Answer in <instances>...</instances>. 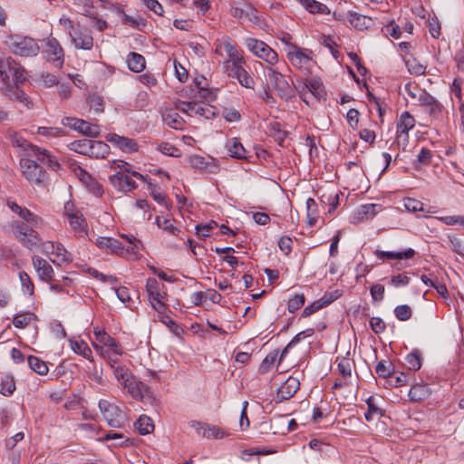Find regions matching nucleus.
<instances>
[{"label": "nucleus", "instance_id": "f257e3e1", "mask_svg": "<svg viewBox=\"0 0 464 464\" xmlns=\"http://www.w3.org/2000/svg\"><path fill=\"white\" fill-rule=\"evenodd\" d=\"M0 79L6 96L29 107V97L20 88V84L26 81V72L22 65L12 57H0Z\"/></svg>", "mask_w": 464, "mask_h": 464}, {"label": "nucleus", "instance_id": "f03ea898", "mask_svg": "<svg viewBox=\"0 0 464 464\" xmlns=\"http://www.w3.org/2000/svg\"><path fill=\"white\" fill-rule=\"evenodd\" d=\"M34 157L22 158L20 160L21 171L24 179L31 184L44 186L47 181L45 170L38 163Z\"/></svg>", "mask_w": 464, "mask_h": 464}, {"label": "nucleus", "instance_id": "7ed1b4c3", "mask_svg": "<svg viewBox=\"0 0 464 464\" xmlns=\"http://www.w3.org/2000/svg\"><path fill=\"white\" fill-rule=\"evenodd\" d=\"M9 49L16 55L35 56L39 53L37 43L30 37L23 35H11L6 40Z\"/></svg>", "mask_w": 464, "mask_h": 464}, {"label": "nucleus", "instance_id": "20e7f679", "mask_svg": "<svg viewBox=\"0 0 464 464\" xmlns=\"http://www.w3.org/2000/svg\"><path fill=\"white\" fill-rule=\"evenodd\" d=\"M266 72L271 84L281 99L289 101L295 97V90L280 72L271 67H269Z\"/></svg>", "mask_w": 464, "mask_h": 464}, {"label": "nucleus", "instance_id": "39448f33", "mask_svg": "<svg viewBox=\"0 0 464 464\" xmlns=\"http://www.w3.org/2000/svg\"><path fill=\"white\" fill-rule=\"evenodd\" d=\"M287 58L291 64L301 72L304 74L310 73L314 63L313 59L296 44H290V49L287 50Z\"/></svg>", "mask_w": 464, "mask_h": 464}, {"label": "nucleus", "instance_id": "423d86ee", "mask_svg": "<svg viewBox=\"0 0 464 464\" xmlns=\"http://www.w3.org/2000/svg\"><path fill=\"white\" fill-rule=\"evenodd\" d=\"M246 46L255 55L270 64H275L278 60L277 53L263 41L255 38H246Z\"/></svg>", "mask_w": 464, "mask_h": 464}, {"label": "nucleus", "instance_id": "0eeeda50", "mask_svg": "<svg viewBox=\"0 0 464 464\" xmlns=\"http://www.w3.org/2000/svg\"><path fill=\"white\" fill-rule=\"evenodd\" d=\"M64 126L69 127L78 132L92 138H96L100 135L101 130L99 125L90 123L84 120L73 117H66L62 121Z\"/></svg>", "mask_w": 464, "mask_h": 464}, {"label": "nucleus", "instance_id": "6e6552de", "mask_svg": "<svg viewBox=\"0 0 464 464\" xmlns=\"http://www.w3.org/2000/svg\"><path fill=\"white\" fill-rule=\"evenodd\" d=\"M25 154L29 157H34V159L42 163L46 164L51 169L58 171L61 168V164L58 160L52 155L47 150L40 148L36 145L28 144L24 149Z\"/></svg>", "mask_w": 464, "mask_h": 464}, {"label": "nucleus", "instance_id": "1a4fd4ad", "mask_svg": "<svg viewBox=\"0 0 464 464\" xmlns=\"http://www.w3.org/2000/svg\"><path fill=\"white\" fill-rule=\"evenodd\" d=\"M99 409L111 427L120 428L122 425V412L117 405L111 403L109 401L101 400Z\"/></svg>", "mask_w": 464, "mask_h": 464}, {"label": "nucleus", "instance_id": "9d476101", "mask_svg": "<svg viewBox=\"0 0 464 464\" xmlns=\"http://www.w3.org/2000/svg\"><path fill=\"white\" fill-rule=\"evenodd\" d=\"M224 69L229 77L237 79L243 87H254V79L243 67V63H224Z\"/></svg>", "mask_w": 464, "mask_h": 464}, {"label": "nucleus", "instance_id": "9b49d317", "mask_svg": "<svg viewBox=\"0 0 464 464\" xmlns=\"http://www.w3.org/2000/svg\"><path fill=\"white\" fill-rule=\"evenodd\" d=\"M419 92L418 102L426 108V111L433 119H440L441 116L443 106L431 94L425 90L416 88Z\"/></svg>", "mask_w": 464, "mask_h": 464}, {"label": "nucleus", "instance_id": "f8f14e48", "mask_svg": "<svg viewBox=\"0 0 464 464\" xmlns=\"http://www.w3.org/2000/svg\"><path fill=\"white\" fill-rule=\"evenodd\" d=\"M310 92L317 100L325 99L326 92L322 81L318 78L307 80L301 90H299L300 97L306 104L309 103L307 94Z\"/></svg>", "mask_w": 464, "mask_h": 464}, {"label": "nucleus", "instance_id": "ddd939ff", "mask_svg": "<svg viewBox=\"0 0 464 464\" xmlns=\"http://www.w3.org/2000/svg\"><path fill=\"white\" fill-rule=\"evenodd\" d=\"M145 286L149 300L151 303L152 307L155 310L160 311L164 306L162 300L166 296V294L160 291V283L156 278L149 277L146 281Z\"/></svg>", "mask_w": 464, "mask_h": 464}, {"label": "nucleus", "instance_id": "4468645a", "mask_svg": "<svg viewBox=\"0 0 464 464\" xmlns=\"http://www.w3.org/2000/svg\"><path fill=\"white\" fill-rule=\"evenodd\" d=\"M415 126V119L414 117L409 112L404 111L398 122H397V142L398 144H401L402 141L403 144H406L409 140V131L413 129Z\"/></svg>", "mask_w": 464, "mask_h": 464}, {"label": "nucleus", "instance_id": "2eb2a0df", "mask_svg": "<svg viewBox=\"0 0 464 464\" xmlns=\"http://www.w3.org/2000/svg\"><path fill=\"white\" fill-rule=\"evenodd\" d=\"M72 43L77 49L91 50L93 46V38L86 29L77 25L74 31H70Z\"/></svg>", "mask_w": 464, "mask_h": 464}, {"label": "nucleus", "instance_id": "dca6fc26", "mask_svg": "<svg viewBox=\"0 0 464 464\" xmlns=\"http://www.w3.org/2000/svg\"><path fill=\"white\" fill-rule=\"evenodd\" d=\"M19 240L28 248L36 246L40 242L38 233L27 224L20 222L15 226Z\"/></svg>", "mask_w": 464, "mask_h": 464}, {"label": "nucleus", "instance_id": "f3484780", "mask_svg": "<svg viewBox=\"0 0 464 464\" xmlns=\"http://www.w3.org/2000/svg\"><path fill=\"white\" fill-rule=\"evenodd\" d=\"M300 382L296 378L289 377L284 383L277 389V393L275 398L276 403L282 402L291 399L299 390Z\"/></svg>", "mask_w": 464, "mask_h": 464}, {"label": "nucleus", "instance_id": "a211bd4d", "mask_svg": "<svg viewBox=\"0 0 464 464\" xmlns=\"http://www.w3.org/2000/svg\"><path fill=\"white\" fill-rule=\"evenodd\" d=\"M130 176L124 172H117L110 176V181L119 191L127 193L136 188V183Z\"/></svg>", "mask_w": 464, "mask_h": 464}, {"label": "nucleus", "instance_id": "6ab92c4d", "mask_svg": "<svg viewBox=\"0 0 464 464\" xmlns=\"http://www.w3.org/2000/svg\"><path fill=\"white\" fill-rule=\"evenodd\" d=\"M96 245L101 249H105L110 253L125 257V246L115 238L99 237L96 240Z\"/></svg>", "mask_w": 464, "mask_h": 464}, {"label": "nucleus", "instance_id": "aec40b11", "mask_svg": "<svg viewBox=\"0 0 464 464\" xmlns=\"http://www.w3.org/2000/svg\"><path fill=\"white\" fill-rule=\"evenodd\" d=\"M33 266L39 276L44 282H51L53 278V269L51 265L44 258L34 256L32 257Z\"/></svg>", "mask_w": 464, "mask_h": 464}, {"label": "nucleus", "instance_id": "412c9836", "mask_svg": "<svg viewBox=\"0 0 464 464\" xmlns=\"http://www.w3.org/2000/svg\"><path fill=\"white\" fill-rule=\"evenodd\" d=\"M93 334L96 341L100 344H96L97 347L108 348L109 350H114V352L119 353L121 344L117 340L112 338L110 334H108L104 330L94 328Z\"/></svg>", "mask_w": 464, "mask_h": 464}, {"label": "nucleus", "instance_id": "4be33fe9", "mask_svg": "<svg viewBox=\"0 0 464 464\" xmlns=\"http://www.w3.org/2000/svg\"><path fill=\"white\" fill-rule=\"evenodd\" d=\"M65 212L69 219V225L71 228L80 235L86 233L87 223L82 214L79 211L69 212L68 204L65 205Z\"/></svg>", "mask_w": 464, "mask_h": 464}, {"label": "nucleus", "instance_id": "5701e85b", "mask_svg": "<svg viewBox=\"0 0 464 464\" xmlns=\"http://www.w3.org/2000/svg\"><path fill=\"white\" fill-rule=\"evenodd\" d=\"M347 20L349 24L358 31H364L373 26V20L366 15H362L356 12H348Z\"/></svg>", "mask_w": 464, "mask_h": 464}, {"label": "nucleus", "instance_id": "b1692460", "mask_svg": "<svg viewBox=\"0 0 464 464\" xmlns=\"http://www.w3.org/2000/svg\"><path fill=\"white\" fill-rule=\"evenodd\" d=\"M107 140L113 143L124 152H133L138 150V145L134 140L120 136L116 133L109 134Z\"/></svg>", "mask_w": 464, "mask_h": 464}, {"label": "nucleus", "instance_id": "393cba45", "mask_svg": "<svg viewBox=\"0 0 464 464\" xmlns=\"http://www.w3.org/2000/svg\"><path fill=\"white\" fill-rule=\"evenodd\" d=\"M227 148L229 155L235 159L248 160L250 158V152L244 148L238 138L228 140Z\"/></svg>", "mask_w": 464, "mask_h": 464}, {"label": "nucleus", "instance_id": "a878e982", "mask_svg": "<svg viewBox=\"0 0 464 464\" xmlns=\"http://www.w3.org/2000/svg\"><path fill=\"white\" fill-rule=\"evenodd\" d=\"M374 255L377 258L384 260V259H411L415 256V250L412 248H408L403 251L394 252V251H382V250H375Z\"/></svg>", "mask_w": 464, "mask_h": 464}, {"label": "nucleus", "instance_id": "bb28decb", "mask_svg": "<svg viewBox=\"0 0 464 464\" xmlns=\"http://www.w3.org/2000/svg\"><path fill=\"white\" fill-rule=\"evenodd\" d=\"M121 386L125 389L134 399H141L143 397V389L146 387L145 384L139 381L133 374L128 378V381L121 384Z\"/></svg>", "mask_w": 464, "mask_h": 464}, {"label": "nucleus", "instance_id": "cd10ccee", "mask_svg": "<svg viewBox=\"0 0 464 464\" xmlns=\"http://www.w3.org/2000/svg\"><path fill=\"white\" fill-rule=\"evenodd\" d=\"M382 210V206L379 204H365L362 205L356 210L353 218L357 221L363 219H372Z\"/></svg>", "mask_w": 464, "mask_h": 464}, {"label": "nucleus", "instance_id": "c85d7f7f", "mask_svg": "<svg viewBox=\"0 0 464 464\" xmlns=\"http://www.w3.org/2000/svg\"><path fill=\"white\" fill-rule=\"evenodd\" d=\"M121 237L124 238L128 246H125V257L128 256H133L137 257V255L144 248L142 242L136 237L130 234H121Z\"/></svg>", "mask_w": 464, "mask_h": 464}, {"label": "nucleus", "instance_id": "c756f323", "mask_svg": "<svg viewBox=\"0 0 464 464\" xmlns=\"http://www.w3.org/2000/svg\"><path fill=\"white\" fill-rule=\"evenodd\" d=\"M222 46L226 51L229 60L225 63H244V58L240 55L238 48L236 44H234L229 37H225L222 42Z\"/></svg>", "mask_w": 464, "mask_h": 464}, {"label": "nucleus", "instance_id": "7c9ffc66", "mask_svg": "<svg viewBox=\"0 0 464 464\" xmlns=\"http://www.w3.org/2000/svg\"><path fill=\"white\" fill-rule=\"evenodd\" d=\"M45 53L48 60L53 62L59 61L61 63H63V50L55 38L48 40Z\"/></svg>", "mask_w": 464, "mask_h": 464}, {"label": "nucleus", "instance_id": "2f4dec72", "mask_svg": "<svg viewBox=\"0 0 464 464\" xmlns=\"http://www.w3.org/2000/svg\"><path fill=\"white\" fill-rule=\"evenodd\" d=\"M93 347L107 362L111 368L120 363L119 357L123 354L122 347H120L119 353L114 352V350L111 351L108 348L97 347L96 343H93Z\"/></svg>", "mask_w": 464, "mask_h": 464}, {"label": "nucleus", "instance_id": "473e14b6", "mask_svg": "<svg viewBox=\"0 0 464 464\" xmlns=\"http://www.w3.org/2000/svg\"><path fill=\"white\" fill-rule=\"evenodd\" d=\"M7 205L13 212L16 213L23 219L28 222H32L34 225H37L39 222H41V218L39 217L32 213L29 209L20 207L15 202L8 201Z\"/></svg>", "mask_w": 464, "mask_h": 464}, {"label": "nucleus", "instance_id": "72a5a7b5", "mask_svg": "<svg viewBox=\"0 0 464 464\" xmlns=\"http://www.w3.org/2000/svg\"><path fill=\"white\" fill-rule=\"evenodd\" d=\"M109 153L110 147L107 143L101 140H92L88 157L95 159H104Z\"/></svg>", "mask_w": 464, "mask_h": 464}, {"label": "nucleus", "instance_id": "f704fd0d", "mask_svg": "<svg viewBox=\"0 0 464 464\" xmlns=\"http://www.w3.org/2000/svg\"><path fill=\"white\" fill-rule=\"evenodd\" d=\"M79 170L82 173V178H81V180L85 183L89 191H91L96 197H101L103 193L102 186L94 180L92 176L83 169L79 168Z\"/></svg>", "mask_w": 464, "mask_h": 464}, {"label": "nucleus", "instance_id": "c9c22d12", "mask_svg": "<svg viewBox=\"0 0 464 464\" xmlns=\"http://www.w3.org/2000/svg\"><path fill=\"white\" fill-rule=\"evenodd\" d=\"M128 68L134 72H140L145 68V58L135 52H131L127 56Z\"/></svg>", "mask_w": 464, "mask_h": 464}, {"label": "nucleus", "instance_id": "e433bc0d", "mask_svg": "<svg viewBox=\"0 0 464 464\" xmlns=\"http://www.w3.org/2000/svg\"><path fill=\"white\" fill-rule=\"evenodd\" d=\"M301 5L311 14H329L330 9L316 0H300Z\"/></svg>", "mask_w": 464, "mask_h": 464}, {"label": "nucleus", "instance_id": "4c0bfd02", "mask_svg": "<svg viewBox=\"0 0 464 464\" xmlns=\"http://www.w3.org/2000/svg\"><path fill=\"white\" fill-rule=\"evenodd\" d=\"M409 399L411 401H420L430 395L428 385L416 383L409 391Z\"/></svg>", "mask_w": 464, "mask_h": 464}, {"label": "nucleus", "instance_id": "58836bf2", "mask_svg": "<svg viewBox=\"0 0 464 464\" xmlns=\"http://www.w3.org/2000/svg\"><path fill=\"white\" fill-rule=\"evenodd\" d=\"M134 425L140 435L150 434L154 430L153 421L147 415H141Z\"/></svg>", "mask_w": 464, "mask_h": 464}, {"label": "nucleus", "instance_id": "ea45409f", "mask_svg": "<svg viewBox=\"0 0 464 464\" xmlns=\"http://www.w3.org/2000/svg\"><path fill=\"white\" fill-rule=\"evenodd\" d=\"M71 345L75 353L82 355L92 362L94 361L92 352L84 341H75L72 342Z\"/></svg>", "mask_w": 464, "mask_h": 464}, {"label": "nucleus", "instance_id": "a19ab883", "mask_svg": "<svg viewBox=\"0 0 464 464\" xmlns=\"http://www.w3.org/2000/svg\"><path fill=\"white\" fill-rule=\"evenodd\" d=\"M27 361L30 368L36 373L40 375L48 373L49 368L44 361L34 355H29Z\"/></svg>", "mask_w": 464, "mask_h": 464}, {"label": "nucleus", "instance_id": "79ce46f5", "mask_svg": "<svg viewBox=\"0 0 464 464\" xmlns=\"http://www.w3.org/2000/svg\"><path fill=\"white\" fill-rule=\"evenodd\" d=\"M0 386V393L2 395L6 397L11 396L15 391V382L14 377L10 374H5L2 376Z\"/></svg>", "mask_w": 464, "mask_h": 464}, {"label": "nucleus", "instance_id": "37998d69", "mask_svg": "<svg viewBox=\"0 0 464 464\" xmlns=\"http://www.w3.org/2000/svg\"><path fill=\"white\" fill-rule=\"evenodd\" d=\"M432 152L427 148H422L417 155V160L413 162L415 169H420L422 166H428L432 160Z\"/></svg>", "mask_w": 464, "mask_h": 464}, {"label": "nucleus", "instance_id": "c03bdc74", "mask_svg": "<svg viewBox=\"0 0 464 464\" xmlns=\"http://www.w3.org/2000/svg\"><path fill=\"white\" fill-rule=\"evenodd\" d=\"M405 362L409 370L416 372L421 367V353L419 350L415 349L411 351L405 357Z\"/></svg>", "mask_w": 464, "mask_h": 464}, {"label": "nucleus", "instance_id": "a18cd8bd", "mask_svg": "<svg viewBox=\"0 0 464 464\" xmlns=\"http://www.w3.org/2000/svg\"><path fill=\"white\" fill-rule=\"evenodd\" d=\"M92 140H73L72 142L68 144V148L75 151L79 154H82L85 156L89 155L90 147H91Z\"/></svg>", "mask_w": 464, "mask_h": 464}, {"label": "nucleus", "instance_id": "49530a36", "mask_svg": "<svg viewBox=\"0 0 464 464\" xmlns=\"http://www.w3.org/2000/svg\"><path fill=\"white\" fill-rule=\"evenodd\" d=\"M34 320L36 315L34 313L18 314L14 317L13 324L15 328H25Z\"/></svg>", "mask_w": 464, "mask_h": 464}, {"label": "nucleus", "instance_id": "de8ad7c7", "mask_svg": "<svg viewBox=\"0 0 464 464\" xmlns=\"http://www.w3.org/2000/svg\"><path fill=\"white\" fill-rule=\"evenodd\" d=\"M394 366L389 361H380L375 366V372L379 378L388 379L393 373Z\"/></svg>", "mask_w": 464, "mask_h": 464}, {"label": "nucleus", "instance_id": "09e8293b", "mask_svg": "<svg viewBox=\"0 0 464 464\" xmlns=\"http://www.w3.org/2000/svg\"><path fill=\"white\" fill-rule=\"evenodd\" d=\"M337 370L338 372L344 378H350L352 376V366L353 362L348 357L337 358Z\"/></svg>", "mask_w": 464, "mask_h": 464}, {"label": "nucleus", "instance_id": "8fccbe9b", "mask_svg": "<svg viewBox=\"0 0 464 464\" xmlns=\"http://www.w3.org/2000/svg\"><path fill=\"white\" fill-rule=\"evenodd\" d=\"M53 255H54L56 257V259L53 260V262H57L59 265L62 263H70L72 260L71 254L61 243H56L54 253Z\"/></svg>", "mask_w": 464, "mask_h": 464}, {"label": "nucleus", "instance_id": "3c124183", "mask_svg": "<svg viewBox=\"0 0 464 464\" xmlns=\"http://www.w3.org/2000/svg\"><path fill=\"white\" fill-rule=\"evenodd\" d=\"M111 370L113 371L114 377L120 384H122L124 382L128 381V378H130L132 374L130 370L127 366L121 364V362L112 367Z\"/></svg>", "mask_w": 464, "mask_h": 464}, {"label": "nucleus", "instance_id": "603ef678", "mask_svg": "<svg viewBox=\"0 0 464 464\" xmlns=\"http://www.w3.org/2000/svg\"><path fill=\"white\" fill-rule=\"evenodd\" d=\"M164 122L170 128L182 129L184 121L177 112H169L163 115Z\"/></svg>", "mask_w": 464, "mask_h": 464}, {"label": "nucleus", "instance_id": "864d4df0", "mask_svg": "<svg viewBox=\"0 0 464 464\" xmlns=\"http://www.w3.org/2000/svg\"><path fill=\"white\" fill-rule=\"evenodd\" d=\"M366 403L368 406L367 411L364 413V418L367 421H372L375 416H382V411L375 403L373 397H369L366 400Z\"/></svg>", "mask_w": 464, "mask_h": 464}, {"label": "nucleus", "instance_id": "5fc2aeb1", "mask_svg": "<svg viewBox=\"0 0 464 464\" xmlns=\"http://www.w3.org/2000/svg\"><path fill=\"white\" fill-rule=\"evenodd\" d=\"M114 168H119V169H121L120 172H124L126 174H130V176L135 177L138 179H140V180H143V181L147 180V176H143L142 174H140L138 171L131 170L130 169V165L128 162H126V161L115 160L114 161Z\"/></svg>", "mask_w": 464, "mask_h": 464}, {"label": "nucleus", "instance_id": "6e6d98bb", "mask_svg": "<svg viewBox=\"0 0 464 464\" xmlns=\"http://www.w3.org/2000/svg\"><path fill=\"white\" fill-rule=\"evenodd\" d=\"M244 19L258 27H261L263 24V19L257 14L256 9L249 5L246 6Z\"/></svg>", "mask_w": 464, "mask_h": 464}, {"label": "nucleus", "instance_id": "4d7b16f0", "mask_svg": "<svg viewBox=\"0 0 464 464\" xmlns=\"http://www.w3.org/2000/svg\"><path fill=\"white\" fill-rule=\"evenodd\" d=\"M156 224L160 228H161L162 230L166 231L167 233H169L172 236H177L179 232V229L176 226H174L170 222V220H169L167 218H164L161 217H157Z\"/></svg>", "mask_w": 464, "mask_h": 464}, {"label": "nucleus", "instance_id": "13d9d810", "mask_svg": "<svg viewBox=\"0 0 464 464\" xmlns=\"http://www.w3.org/2000/svg\"><path fill=\"white\" fill-rule=\"evenodd\" d=\"M194 114L199 115L205 119H211L214 117L215 112L212 106L197 102V105H194Z\"/></svg>", "mask_w": 464, "mask_h": 464}, {"label": "nucleus", "instance_id": "bf43d9fd", "mask_svg": "<svg viewBox=\"0 0 464 464\" xmlns=\"http://www.w3.org/2000/svg\"><path fill=\"white\" fill-rule=\"evenodd\" d=\"M19 279L21 282L23 292L29 295H33L34 292V286L28 274L24 271L20 272Z\"/></svg>", "mask_w": 464, "mask_h": 464}, {"label": "nucleus", "instance_id": "052dcab7", "mask_svg": "<svg viewBox=\"0 0 464 464\" xmlns=\"http://www.w3.org/2000/svg\"><path fill=\"white\" fill-rule=\"evenodd\" d=\"M277 355V351H274L273 353H268L260 364L258 370L259 373L265 374L271 370L272 366L274 365L275 362L276 361Z\"/></svg>", "mask_w": 464, "mask_h": 464}, {"label": "nucleus", "instance_id": "680f3d73", "mask_svg": "<svg viewBox=\"0 0 464 464\" xmlns=\"http://www.w3.org/2000/svg\"><path fill=\"white\" fill-rule=\"evenodd\" d=\"M388 384L394 387L403 386L408 382V377L404 372H398L393 370V373L386 380Z\"/></svg>", "mask_w": 464, "mask_h": 464}, {"label": "nucleus", "instance_id": "e2e57ef3", "mask_svg": "<svg viewBox=\"0 0 464 464\" xmlns=\"http://www.w3.org/2000/svg\"><path fill=\"white\" fill-rule=\"evenodd\" d=\"M226 435L225 431L218 426L208 425L202 431V437L207 439H222Z\"/></svg>", "mask_w": 464, "mask_h": 464}, {"label": "nucleus", "instance_id": "0e129e2a", "mask_svg": "<svg viewBox=\"0 0 464 464\" xmlns=\"http://www.w3.org/2000/svg\"><path fill=\"white\" fill-rule=\"evenodd\" d=\"M90 109L92 110L96 114H100L104 111L103 99L97 95H92L87 100Z\"/></svg>", "mask_w": 464, "mask_h": 464}, {"label": "nucleus", "instance_id": "69168bd1", "mask_svg": "<svg viewBox=\"0 0 464 464\" xmlns=\"http://www.w3.org/2000/svg\"><path fill=\"white\" fill-rule=\"evenodd\" d=\"M394 314L400 321H407L411 317V308L407 304H401L395 307Z\"/></svg>", "mask_w": 464, "mask_h": 464}, {"label": "nucleus", "instance_id": "338daca9", "mask_svg": "<svg viewBox=\"0 0 464 464\" xmlns=\"http://www.w3.org/2000/svg\"><path fill=\"white\" fill-rule=\"evenodd\" d=\"M218 227V223L214 220H210L206 224H198L196 226V232L201 237H208L210 231Z\"/></svg>", "mask_w": 464, "mask_h": 464}, {"label": "nucleus", "instance_id": "774afa93", "mask_svg": "<svg viewBox=\"0 0 464 464\" xmlns=\"http://www.w3.org/2000/svg\"><path fill=\"white\" fill-rule=\"evenodd\" d=\"M437 219L447 226L458 225L464 227V216H442L438 217Z\"/></svg>", "mask_w": 464, "mask_h": 464}]
</instances>
